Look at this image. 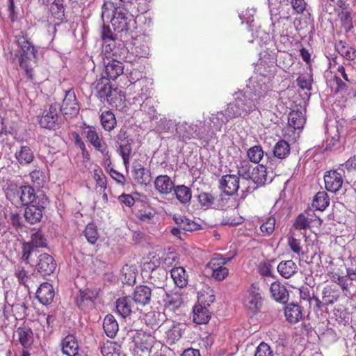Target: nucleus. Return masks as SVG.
Masks as SVG:
<instances>
[{
    "instance_id": "nucleus-32",
    "label": "nucleus",
    "mask_w": 356,
    "mask_h": 356,
    "mask_svg": "<svg viewBox=\"0 0 356 356\" xmlns=\"http://www.w3.org/2000/svg\"><path fill=\"white\" fill-rule=\"evenodd\" d=\"M99 119L101 125L106 131L111 132L117 125L115 115L111 111H102L99 116Z\"/></svg>"
},
{
    "instance_id": "nucleus-15",
    "label": "nucleus",
    "mask_w": 356,
    "mask_h": 356,
    "mask_svg": "<svg viewBox=\"0 0 356 356\" xmlns=\"http://www.w3.org/2000/svg\"><path fill=\"white\" fill-rule=\"evenodd\" d=\"M42 195H46L44 193L40 192L35 193V190L30 186H21L19 204L23 206H29L37 203L39 197Z\"/></svg>"
},
{
    "instance_id": "nucleus-29",
    "label": "nucleus",
    "mask_w": 356,
    "mask_h": 356,
    "mask_svg": "<svg viewBox=\"0 0 356 356\" xmlns=\"http://www.w3.org/2000/svg\"><path fill=\"white\" fill-rule=\"evenodd\" d=\"M284 315L289 323H296L302 318V309L297 304H289L285 307Z\"/></svg>"
},
{
    "instance_id": "nucleus-34",
    "label": "nucleus",
    "mask_w": 356,
    "mask_h": 356,
    "mask_svg": "<svg viewBox=\"0 0 356 356\" xmlns=\"http://www.w3.org/2000/svg\"><path fill=\"white\" fill-rule=\"evenodd\" d=\"M291 152L290 145L285 140H278L273 147V156L280 160L285 159Z\"/></svg>"
},
{
    "instance_id": "nucleus-62",
    "label": "nucleus",
    "mask_w": 356,
    "mask_h": 356,
    "mask_svg": "<svg viewBox=\"0 0 356 356\" xmlns=\"http://www.w3.org/2000/svg\"><path fill=\"white\" fill-rule=\"evenodd\" d=\"M28 307L24 302L17 303L13 306V312L17 320H22L27 316Z\"/></svg>"
},
{
    "instance_id": "nucleus-59",
    "label": "nucleus",
    "mask_w": 356,
    "mask_h": 356,
    "mask_svg": "<svg viewBox=\"0 0 356 356\" xmlns=\"http://www.w3.org/2000/svg\"><path fill=\"white\" fill-rule=\"evenodd\" d=\"M164 306L170 310L177 308L181 303V298L177 294L166 293L165 298L163 299Z\"/></svg>"
},
{
    "instance_id": "nucleus-23",
    "label": "nucleus",
    "mask_w": 356,
    "mask_h": 356,
    "mask_svg": "<svg viewBox=\"0 0 356 356\" xmlns=\"http://www.w3.org/2000/svg\"><path fill=\"white\" fill-rule=\"evenodd\" d=\"M124 65L117 60H110L106 65L104 70V75L108 77V80H115L118 76L123 74Z\"/></svg>"
},
{
    "instance_id": "nucleus-36",
    "label": "nucleus",
    "mask_w": 356,
    "mask_h": 356,
    "mask_svg": "<svg viewBox=\"0 0 356 356\" xmlns=\"http://www.w3.org/2000/svg\"><path fill=\"white\" fill-rule=\"evenodd\" d=\"M133 176L140 185L147 186L150 181V176L145 168L140 163L134 165Z\"/></svg>"
},
{
    "instance_id": "nucleus-42",
    "label": "nucleus",
    "mask_w": 356,
    "mask_h": 356,
    "mask_svg": "<svg viewBox=\"0 0 356 356\" xmlns=\"http://www.w3.org/2000/svg\"><path fill=\"white\" fill-rule=\"evenodd\" d=\"M340 24L346 33L350 32L354 27L352 16V9L346 11H338Z\"/></svg>"
},
{
    "instance_id": "nucleus-12",
    "label": "nucleus",
    "mask_w": 356,
    "mask_h": 356,
    "mask_svg": "<svg viewBox=\"0 0 356 356\" xmlns=\"http://www.w3.org/2000/svg\"><path fill=\"white\" fill-rule=\"evenodd\" d=\"M59 109L63 115L70 117L76 116L79 113L80 107L73 90L66 92L62 105H59Z\"/></svg>"
},
{
    "instance_id": "nucleus-58",
    "label": "nucleus",
    "mask_w": 356,
    "mask_h": 356,
    "mask_svg": "<svg viewBox=\"0 0 356 356\" xmlns=\"http://www.w3.org/2000/svg\"><path fill=\"white\" fill-rule=\"evenodd\" d=\"M15 276L17 277L19 283L24 286L26 284L30 277L29 272L25 269V267L21 264H17L15 267Z\"/></svg>"
},
{
    "instance_id": "nucleus-54",
    "label": "nucleus",
    "mask_w": 356,
    "mask_h": 356,
    "mask_svg": "<svg viewBox=\"0 0 356 356\" xmlns=\"http://www.w3.org/2000/svg\"><path fill=\"white\" fill-rule=\"evenodd\" d=\"M83 234L88 242L91 244H95L99 238V233L97 226H95V225L92 222L88 223L86 225L83 232Z\"/></svg>"
},
{
    "instance_id": "nucleus-8",
    "label": "nucleus",
    "mask_w": 356,
    "mask_h": 356,
    "mask_svg": "<svg viewBox=\"0 0 356 356\" xmlns=\"http://www.w3.org/2000/svg\"><path fill=\"white\" fill-rule=\"evenodd\" d=\"M86 137L88 141L94 147L95 150L106 157V161H111V155L110 154L108 145L99 137L95 127H88L85 131Z\"/></svg>"
},
{
    "instance_id": "nucleus-57",
    "label": "nucleus",
    "mask_w": 356,
    "mask_h": 356,
    "mask_svg": "<svg viewBox=\"0 0 356 356\" xmlns=\"http://www.w3.org/2000/svg\"><path fill=\"white\" fill-rule=\"evenodd\" d=\"M34 248L47 247V239L41 231H38L31 235V241H29Z\"/></svg>"
},
{
    "instance_id": "nucleus-5",
    "label": "nucleus",
    "mask_w": 356,
    "mask_h": 356,
    "mask_svg": "<svg viewBox=\"0 0 356 356\" xmlns=\"http://www.w3.org/2000/svg\"><path fill=\"white\" fill-rule=\"evenodd\" d=\"M244 307L252 312L260 310L263 305V298L257 283H253L247 291L243 301Z\"/></svg>"
},
{
    "instance_id": "nucleus-18",
    "label": "nucleus",
    "mask_w": 356,
    "mask_h": 356,
    "mask_svg": "<svg viewBox=\"0 0 356 356\" xmlns=\"http://www.w3.org/2000/svg\"><path fill=\"white\" fill-rule=\"evenodd\" d=\"M55 292L51 284L43 282L36 291V298L44 305L51 304L54 300Z\"/></svg>"
},
{
    "instance_id": "nucleus-33",
    "label": "nucleus",
    "mask_w": 356,
    "mask_h": 356,
    "mask_svg": "<svg viewBox=\"0 0 356 356\" xmlns=\"http://www.w3.org/2000/svg\"><path fill=\"white\" fill-rule=\"evenodd\" d=\"M336 51L348 60H354L356 58V50L349 46L346 42L339 40L334 45Z\"/></svg>"
},
{
    "instance_id": "nucleus-48",
    "label": "nucleus",
    "mask_w": 356,
    "mask_h": 356,
    "mask_svg": "<svg viewBox=\"0 0 356 356\" xmlns=\"http://www.w3.org/2000/svg\"><path fill=\"white\" fill-rule=\"evenodd\" d=\"M264 156V151L261 145H257L251 147L247 151V156L250 161L259 163Z\"/></svg>"
},
{
    "instance_id": "nucleus-40",
    "label": "nucleus",
    "mask_w": 356,
    "mask_h": 356,
    "mask_svg": "<svg viewBox=\"0 0 356 356\" xmlns=\"http://www.w3.org/2000/svg\"><path fill=\"white\" fill-rule=\"evenodd\" d=\"M103 328L105 334L110 338H113L118 331V323L114 316L108 314L104 319Z\"/></svg>"
},
{
    "instance_id": "nucleus-2",
    "label": "nucleus",
    "mask_w": 356,
    "mask_h": 356,
    "mask_svg": "<svg viewBox=\"0 0 356 356\" xmlns=\"http://www.w3.org/2000/svg\"><path fill=\"white\" fill-rule=\"evenodd\" d=\"M255 109L256 104L254 101L245 94L239 93L234 100L227 106V108L223 111V115L227 122L232 118H244Z\"/></svg>"
},
{
    "instance_id": "nucleus-30",
    "label": "nucleus",
    "mask_w": 356,
    "mask_h": 356,
    "mask_svg": "<svg viewBox=\"0 0 356 356\" xmlns=\"http://www.w3.org/2000/svg\"><path fill=\"white\" fill-rule=\"evenodd\" d=\"M327 276L332 282L337 284L343 291L347 292L350 287V283L348 282L346 276L340 273L339 270L328 271Z\"/></svg>"
},
{
    "instance_id": "nucleus-56",
    "label": "nucleus",
    "mask_w": 356,
    "mask_h": 356,
    "mask_svg": "<svg viewBox=\"0 0 356 356\" xmlns=\"http://www.w3.org/2000/svg\"><path fill=\"white\" fill-rule=\"evenodd\" d=\"M93 177L96 182V188H99L101 191H104L107 187V181L102 170L99 168L95 169Z\"/></svg>"
},
{
    "instance_id": "nucleus-17",
    "label": "nucleus",
    "mask_w": 356,
    "mask_h": 356,
    "mask_svg": "<svg viewBox=\"0 0 356 356\" xmlns=\"http://www.w3.org/2000/svg\"><path fill=\"white\" fill-rule=\"evenodd\" d=\"M316 220L320 221V219L313 212L301 213L296 218L292 228L305 231L311 228L312 223Z\"/></svg>"
},
{
    "instance_id": "nucleus-50",
    "label": "nucleus",
    "mask_w": 356,
    "mask_h": 356,
    "mask_svg": "<svg viewBox=\"0 0 356 356\" xmlns=\"http://www.w3.org/2000/svg\"><path fill=\"white\" fill-rule=\"evenodd\" d=\"M103 356H120V346L113 341H107L101 348Z\"/></svg>"
},
{
    "instance_id": "nucleus-11",
    "label": "nucleus",
    "mask_w": 356,
    "mask_h": 356,
    "mask_svg": "<svg viewBox=\"0 0 356 356\" xmlns=\"http://www.w3.org/2000/svg\"><path fill=\"white\" fill-rule=\"evenodd\" d=\"M56 266V262L51 255L47 253L38 255L35 268L41 275L45 277L51 275L55 271Z\"/></svg>"
},
{
    "instance_id": "nucleus-35",
    "label": "nucleus",
    "mask_w": 356,
    "mask_h": 356,
    "mask_svg": "<svg viewBox=\"0 0 356 356\" xmlns=\"http://www.w3.org/2000/svg\"><path fill=\"white\" fill-rule=\"evenodd\" d=\"M211 318L210 313L207 307H203L199 304L193 309V321L197 324L207 323Z\"/></svg>"
},
{
    "instance_id": "nucleus-44",
    "label": "nucleus",
    "mask_w": 356,
    "mask_h": 356,
    "mask_svg": "<svg viewBox=\"0 0 356 356\" xmlns=\"http://www.w3.org/2000/svg\"><path fill=\"white\" fill-rule=\"evenodd\" d=\"M117 312L123 318L129 316L131 313V301L127 297L119 298L115 302Z\"/></svg>"
},
{
    "instance_id": "nucleus-9",
    "label": "nucleus",
    "mask_w": 356,
    "mask_h": 356,
    "mask_svg": "<svg viewBox=\"0 0 356 356\" xmlns=\"http://www.w3.org/2000/svg\"><path fill=\"white\" fill-rule=\"evenodd\" d=\"M60 111L58 103L51 104L40 120L41 127L49 129H56L58 127L60 121Z\"/></svg>"
},
{
    "instance_id": "nucleus-7",
    "label": "nucleus",
    "mask_w": 356,
    "mask_h": 356,
    "mask_svg": "<svg viewBox=\"0 0 356 356\" xmlns=\"http://www.w3.org/2000/svg\"><path fill=\"white\" fill-rule=\"evenodd\" d=\"M155 341V337L150 333L143 330H139L134 337L135 345V352L138 354L141 353L145 355H148L153 347Z\"/></svg>"
},
{
    "instance_id": "nucleus-31",
    "label": "nucleus",
    "mask_w": 356,
    "mask_h": 356,
    "mask_svg": "<svg viewBox=\"0 0 356 356\" xmlns=\"http://www.w3.org/2000/svg\"><path fill=\"white\" fill-rule=\"evenodd\" d=\"M341 292L337 286L334 284L326 285L323 290V298L325 305H332L339 298Z\"/></svg>"
},
{
    "instance_id": "nucleus-47",
    "label": "nucleus",
    "mask_w": 356,
    "mask_h": 356,
    "mask_svg": "<svg viewBox=\"0 0 356 356\" xmlns=\"http://www.w3.org/2000/svg\"><path fill=\"white\" fill-rule=\"evenodd\" d=\"M330 204V198L325 191L318 192L312 202V207L316 210L324 211Z\"/></svg>"
},
{
    "instance_id": "nucleus-26",
    "label": "nucleus",
    "mask_w": 356,
    "mask_h": 356,
    "mask_svg": "<svg viewBox=\"0 0 356 356\" xmlns=\"http://www.w3.org/2000/svg\"><path fill=\"white\" fill-rule=\"evenodd\" d=\"M171 277L179 288L186 287L188 282V275L184 267L173 266L170 270Z\"/></svg>"
},
{
    "instance_id": "nucleus-10",
    "label": "nucleus",
    "mask_w": 356,
    "mask_h": 356,
    "mask_svg": "<svg viewBox=\"0 0 356 356\" xmlns=\"http://www.w3.org/2000/svg\"><path fill=\"white\" fill-rule=\"evenodd\" d=\"M112 14L111 23L115 31L120 33L131 30V26L134 27V20L131 17H129L121 10L115 8Z\"/></svg>"
},
{
    "instance_id": "nucleus-16",
    "label": "nucleus",
    "mask_w": 356,
    "mask_h": 356,
    "mask_svg": "<svg viewBox=\"0 0 356 356\" xmlns=\"http://www.w3.org/2000/svg\"><path fill=\"white\" fill-rule=\"evenodd\" d=\"M115 88L111 83L110 80L105 76H102L95 83V90L97 97L102 101L105 102Z\"/></svg>"
},
{
    "instance_id": "nucleus-38",
    "label": "nucleus",
    "mask_w": 356,
    "mask_h": 356,
    "mask_svg": "<svg viewBox=\"0 0 356 356\" xmlns=\"http://www.w3.org/2000/svg\"><path fill=\"white\" fill-rule=\"evenodd\" d=\"M277 271L284 278H289L294 275L298 267L292 260L282 261L277 266Z\"/></svg>"
},
{
    "instance_id": "nucleus-1",
    "label": "nucleus",
    "mask_w": 356,
    "mask_h": 356,
    "mask_svg": "<svg viewBox=\"0 0 356 356\" xmlns=\"http://www.w3.org/2000/svg\"><path fill=\"white\" fill-rule=\"evenodd\" d=\"M17 44L21 49L18 56L19 67L24 71L26 77L33 81L34 74L31 63L37 64L38 49L29 40L28 35L24 32H21L17 36Z\"/></svg>"
},
{
    "instance_id": "nucleus-28",
    "label": "nucleus",
    "mask_w": 356,
    "mask_h": 356,
    "mask_svg": "<svg viewBox=\"0 0 356 356\" xmlns=\"http://www.w3.org/2000/svg\"><path fill=\"white\" fill-rule=\"evenodd\" d=\"M15 157L20 165H25L31 163L35 156L30 147L22 145L15 153Z\"/></svg>"
},
{
    "instance_id": "nucleus-61",
    "label": "nucleus",
    "mask_w": 356,
    "mask_h": 356,
    "mask_svg": "<svg viewBox=\"0 0 356 356\" xmlns=\"http://www.w3.org/2000/svg\"><path fill=\"white\" fill-rule=\"evenodd\" d=\"M31 181L38 187H43L46 177L43 171L35 169L30 173Z\"/></svg>"
},
{
    "instance_id": "nucleus-60",
    "label": "nucleus",
    "mask_w": 356,
    "mask_h": 356,
    "mask_svg": "<svg viewBox=\"0 0 356 356\" xmlns=\"http://www.w3.org/2000/svg\"><path fill=\"white\" fill-rule=\"evenodd\" d=\"M288 245L291 250L298 256L302 254V247L301 245V239L297 238L294 235L288 237Z\"/></svg>"
},
{
    "instance_id": "nucleus-55",
    "label": "nucleus",
    "mask_w": 356,
    "mask_h": 356,
    "mask_svg": "<svg viewBox=\"0 0 356 356\" xmlns=\"http://www.w3.org/2000/svg\"><path fill=\"white\" fill-rule=\"evenodd\" d=\"M101 37L104 41V43L108 42L106 46V51H112L113 47H115V38L109 26H103Z\"/></svg>"
},
{
    "instance_id": "nucleus-39",
    "label": "nucleus",
    "mask_w": 356,
    "mask_h": 356,
    "mask_svg": "<svg viewBox=\"0 0 356 356\" xmlns=\"http://www.w3.org/2000/svg\"><path fill=\"white\" fill-rule=\"evenodd\" d=\"M173 219L176 224L183 230L187 232H193L198 230L200 228V225L195 221L187 218L182 216H175Z\"/></svg>"
},
{
    "instance_id": "nucleus-6",
    "label": "nucleus",
    "mask_w": 356,
    "mask_h": 356,
    "mask_svg": "<svg viewBox=\"0 0 356 356\" xmlns=\"http://www.w3.org/2000/svg\"><path fill=\"white\" fill-rule=\"evenodd\" d=\"M47 195H42L39 197L37 203L29 205L24 211V218L31 224H35L40 222L42 218V213L48 204Z\"/></svg>"
},
{
    "instance_id": "nucleus-4",
    "label": "nucleus",
    "mask_w": 356,
    "mask_h": 356,
    "mask_svg": "<svg viewBox=\"0 0 356 356\" xmlns=\"http://www.w3.org/2000/svg\"><path fill=\"white\" fill-rule=\"evenodd\" d=\"M197 200L201 207L205 209L225 210L229 207L228 204L229 198L225 197L223 193L216 194L212 191H201L197 196Z\"/></svg>"
},
{
    "instance_id": "nucleus-37",
    "label": "nucleus",
    "mask_w": 356,
    "mask_h": 356,
    "mask_svg": "<svg viewBox=\"0 0 356 356\" xmlns=\"http://www.w3.org/2000/svg\"><path fill=\"white\" fill-rule=\"evenodd\" d=\"M176 198L181 204H188L191 202L192 198L191 189L182 184L175 186L173 189Z\"/></svg>"
},
{
    "instance_id": "nucleus-27",
    "label": "nucleus",
    "mask_w": 356,
    "mask_h": 356,
    "mask_svg": "<svg viewBox=\"0 0 356 356\" xmlns=\"http://www.w3.org/2000/svg\"><path fill=\"white\" fill-rule=\"evenodd\" d=\"M250 180L257 185H264L267 181H271V179L268 177L267 169L263 165H258L252 168Z\"/></svg>"
},
{
    "instance_id": "nucleus-24",
    "label": "nucleus",
    "mask_w": 356,
    "mask_h": 356,
    "mask_svg": "<svg viewBox=\"0 0 356 356\" xmlns=\"http://www.w3.org/2000/svg\"><path fill=\"white\" fill-rule=\"evenodd\" d=\"M98 293L97 290L89 288L80 290L79 294L76 298V305L79 308L83 309L86 302H93L97 299Z\"/></svg>"
},
{
    "instance_id": "nucleus-46",
    "label": "nucleus",
    "mask_w": 356,
    "mask_h": 356,
    "mask_svg": "<svg viewBox=\"0 0 356 356\" xmlns=\"http://www.w3.org/2000/svg\"><path fill=\"white\" fill-rule=\"evenodd\" d=\"M118 152L122 158L124 165L127 168L129 165L130 156L132 152V140H127L121 143L118 148Z\"/></svg>"
},
{
    "instance_id": "nucleus-3",
    "label": "nucleus",
    "mask_w": 356,
    "mask_h": 356,
    "mask_svg": "<svg viewBox=\"0 0 356 356\" xmlns=\"http://www.w3.org/2000/svg\"><path fill=\"white\" fill-rule=\"evenodd\" d=\"M154 313L147 314L145 321L147 325H150L152 329L156 327H162L164 330L166 342L170 345L175 344L183 335V325L180 323L166 321L162 325H159V322L155 318Z\"/></svg>"
},
{
    "instance_id": "nucleus-13",
    "label": "nucleus",
    "mask_w": 356,
    "mask_h": 356,
    "mask_svg": "<svg viewBox=\"0 0 356 356\" xmlns=\"http://www.w3.org/2000/svg\"><path fill=\"white\" fill-rule=\"evenodd\" d=\"M323 178L325 187L327 191L336 193L341 188L343 183V175L337 170L326 171Z\"/></svg>"
},
{
    "instance_id": "nucleus-51",
    "label": "nucleus",
    "mask_w": 356,
    "mask_h": 356,
    "mask_svg": "<svg viewBox=\"0 0 356 356\" xmlns=\"http://www.w3.org/2000/svg\"><path fill=\"white\" fill-rule=\"evenodd\" d=\"M253 168L248 161L241 160L237 164L238 175L246 180H250L251 171Z\"/></svg>"
},
{
    "instance_id": "nucleus-64",
    "label": "nucleus",
    "mask_w": 356,
    "mask_h": 356,
    "mask_svg": "<svg viewBox=\"0 0 356 356\" xmlns=\"http://www.w3.org/2000/svg\"><path fill=\"white\" fill-rule=\"evenodd\" d=\"M133 5L137 15L146 13L149 9V0H135Z\"/></svg>"
},
{
    "instance_id": "nucleus-63",
    "label": "nucleus",
    "mask_w": 356,
    "mask_h": 356,
    "mask_svg": "<svg viewBox=\"0 0 356 356\" xmlns=\"http://www.w3.org/2000/svg\"><path fill=\"white\" fill-rule=\"evenodd\" d=\"M254 356H274V354L270 346L263 341L257 347Z\"/></svg>"
},
{
    "instance_id": "nucleus-41",
    "label": "nucleus",
    "mask_w": 356,
    "mask_h": 356,
    "mask_svg": "<svg viewBox=\"0 0 356 356\" xmlns=\"http://www.w3.org/2000/svg\"><path fill=\"white\" fill-rule=\"evenodd\" d=\"M306 119L300 111H292L288 116L289 125L295 129H299L303 127Z\"/></svg>"
},
{
    "instance_id": "nucleus-20",
    "label": "nucleus",
    "mask_w": 356,
    "mask_h": 356,
    "mask_svg": "<svg viewBox=\"0 0 356 356\" xmlns=\"http://www.w3.org/2000/svg\"><path fill=\"white\" fill-rule=\"evenodd\" d=\"M15 334L17 340L24 349L31 348L33 343L34 338L32 330L27 326L19 327Z\"/></svg>"
},
{
    "instance_id": "nucleus-19",
    "label": "nucleus",
    "mask_w": 356,
    "mask_h": 356,
    "mask_svg": "<svg viewBox=\"0 0 356 356\" xmlns=\"http://www.w3.org/2000/svg\"><path fill=\"white\" fill-rule=\"evenodd\" d=\"M154 184L155 190L161 195L171 193L175 186L172 179L166 175L156 177Z\"/></svg>"
},
{
    "instance_id": "nucleus-21",
    "label": "nucleus",
    "mask_w": 356,
    "mask_h": 356,
    "mask_svg": "<svg viewBox=\"0 0 356 356\" xmlns=\"http://www.w3.org/2000/svg\"><path fill=\"white\" fill-rule=\"evenodd\" d=\"M152 289L145 285L137 286L133 293V300L136 303L145 306L150 303Z\"/></svg>"
},
{
    "instance_id": "nucleus-43",
    "label": "nucleus",
    "mask_w": 356,
    "mask_h": 356,
    "mask_svg": "<svg viewBox=\"0 0 356 356\" xmlns=\"http://www.w3.org/2000/svg\"><path fill=\"white\" fill-rule=\"evenodd\" d=\"M124 100L125 95L124 92L118 88H115L111 94L108 95V97L106 99L105 102L111 106L118 108L122 106Z\"/></svg>"
},
{
    "instance_id": "nucleus-22",
    "label": "nucleus",
    "mask_w": 356,
    "mask_h": 356,
    "mask_svg": "<svg viewBox=\"0 0 356 356\" xmlns=\"http://www.w3.org/2000/svg\"><path fill=\"white\" fill-rule=\"evenodd\" d=\"M63 353L67 356H76L79 353V343L75 336L67 335L61 342Z\"/></svg>"
},
{
    "instance_id": "nucleus-49",
    "label": "nucleus",
    "mask_w": 356,
    "mask_h": 356,
    "mask_svg": "<svg viewBox=\"0 0 356 356\" xmlns=\"http://www.w3.org/2000/svg\"><path fill=\"white\" fill-rule=\"evenodd\" d=\"M276 220L273 216H268L263 220L260 225V230L262 235L268 236L271 235L275 231Z\"/></svg>"
},
{
    "instance_id": "nucleus-14",
    "label": "nucleus",
    "mask_w": 356,
    "mask_h": 356,
    "mask_svg": "<svg viewBox=\"0 0 356 356\" xmlns=\"http://www.w3.org/2000/svg\"><path fill=\"white\" fill-rule=\"evenodd\" d=\"M239 177L235 175H225L222 177L220 186L222 189L224 195H233L239 188Z\"/></svg>"
},
{
    "instance_id": "nucleus-45",
    "label": "nucleus",
    "mask_w": 356,
    "mask_h": 356,
    "mask_svg": "<svg viewBox=\"0 0 356 356\" xmlns=\"http://www.w3.org/2000/svg\"><path fill=\"white\" fill-rule=\"evenodd\" d=\"M64 0H54L50 4L49 10L51 15L56 19L63 21L65 18V8Z\"/></svg>"
},
{
    "instance_id": "nucleus-25",
    "label": "nucleus",
    "mask_w": 356,
    "mask_h": 356,
    "mask_svg": "<svg viewBox=\"0 0 356 356\" xmlns=\"http://www.w3.org/2000/svg\"><path fill=\"white\" fill-rule=\"evenodd\" d=\"M270 291L273 298L277 302L285 303L289 300V293L286 286L279 282L271 284Z\"/></svg>"
},
{
    "instance_id": "nucleus-52",
    "label": "nucleus",
    "mask_w": 356,
    "mask_h": 356,
    "mask_svg": "<svg viewBox=\"0 0 356 356\" xmlns=\"http://www.w3.org/2000/svg\"><path fill=\"white\" fill-rule=\"evenodd\" d=\"M21 186L19 187L14 183L8 184V187L5 189L6 198L12 202H19L20 196Z\"/></svg>"
},
{
    "instance_id": "nucleus-53",
    "label": "nucleus",
    "mask_w": 356,
    "mask_h": 356,
    "mask_svg": "<svg viewBox=\"0 0 356 356\" xmlns=\"http://www.w3.org/2000/svg\"><path fill=\"white\" fill-rule=\"evenodd\" d=\"M232 257H224L219 254L216 257L211 259L207 263V268L210 269L211 273L216 270L217 269L225 266Z\"/></svg>"
}]
</instances>
